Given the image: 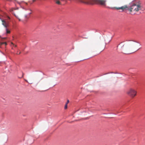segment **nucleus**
Instances as JSON below:
<instances>
[{
  "label": "nucleus",
  "mask_w": 145,
  "mask_h": 145,
  "mask_svg": "<svg viewBox=\"0 0 145 145\" xmlns=\"http://www.w3.org/2000/svg\"><path fill=\"white\" fill-rule=\"evenodd\" d=\"M5 44L6 45H7V43L6 42H3L1 43V45H2L3 44Z\"/></svg>",
  "instance_id": "nucleus-10"
},
{
  "label": "nucleus",
  "mask_w": 145,
  "mask_h": 145,
  "mask_svg": "<svg viewBox=\"0 0 145 145\" xmlns=\"http://www.w3.org/2000/svg\"><path fill=\"white\" fill-rule=\"evenodd\" d=\"M6 33H10V31L9 30H8V29H7V28H6Z\"/></svg>",
  "instance_id": "nucleus-8"
},
{
  "label": "nucleus",
  "mask_w": 145,
  "mask_h": 145,
  "mask_svg": "<svg viewBox=\"0 0 145 145\" xmlns=\"http://www.w3.org/2000/svg\"><path fill=\"white\" fill-rule=\"evenodd\" d=\"M127 94L132 97L135 96L137 94L136 91L133 89H130L127 92Z\"/></svg>",
  "instance_id": "nucleus-5"
},
{
  "label": "nucleus",
  "mask_w": 145,
  "mask_h": 145,
  "mask_svg": "<svg viewBox=\"0 0 145 145\" xmlns=\"http://www.w3.org/2000/svg\"><path fill=\"white\" fill-rule=\"evenodd\" d=\"M129 6L125 5L120 7H115V8L117 10L121 9L122 10V12L128 10L130 12L133 11L138 12L142 9V7L141 3L139 1H133L129 3Z\"/></svg>",
  "instance_id": "nucleus-1"
},
{
  "label": "nucleus",
  "mask_w": 145,
  "mask_h": 145,
  "mask_svg": "<svg viewBox=\"0 0 145 145\" xmlns=\"http://www.w3.org/2000/svg\"><path fill=\"white\" fill-rule=\"evenodd\" d=\"M120 49L125 54L130 53V51L133 50L136 47V44L133 41H130L124 43H121Z\"/></svg>",
  "instance_id": "nucleus-2"
},
{
  "label": "nucleus",
  "mask_w": 145,
  "mask_h": 145,
  "mask_svg": "<svg viewBox=\"0 0 145 145\" xmlns=\"http://www.w3.org/2000/svg\"><path fill=\"white\" fill-rule=\"evenodd\" d=\"M11 44H12L14 46H15V47H16V46H16V45H14V44L13 43V42H11Z\"/></svg>",
  "instance_id": "nucleus-11"
},
{
  "label": "nucleus",
  "mask_w": 145,
  "mask_h": 145,
  "mask_svg": "<svg viewBox=\"0 0 145 145\" xmlns=\"http://www.w3.org/2000/svg\"><path fill=\"white\" fill-rule=\"evenodd\" d=\"M8 19H10V18L9 17H8Z\"/></svg>",
  "instance_id": "nucleus-16"
},
{
  "label": "nucleus",
  "mask_w": 145,
  "mask_h": 145,
  "mask_svg": "<svg viewBox=\"0 0 145 145\" xmlns=\"http://www.w3.org/2000/svg\"><path fill=\"white\" fill-rule=\"evenodd\" d=\"M2 25L6 28H7L8 26V22H7L5 20H1Z\"/></svg>",
  "instance_id": "nucleus-6"
},
{
  "label": "nucleus",
  "mask_w": 145,
  "mask_h": 145,
  "mask_svg": "<svg viewBox=\"0 0 145 145\" xmlns=\"http://www.w3.org/2000/svg\"><path fill=\"white\" fill-rule=\"evenodd\" d=\"M25 81L26 82H28V81H27V80H25Z\"/></svg>",
  "instance_id": "nucleus-15"
},
{
  "label": "nucleus",
  "mask_w": 145,
  "mask_h": 145,
  "mask_svg": "<svg viewBox=\"0 0 145 145\" xmlns=\"http://www.w3.org/2000/svg\"><path fill=\"white\" fill-rule=\"evenodd\" d=\"M67 104H66L64 107L65 109H66L67 108Z\"/></svg>",
  "instance_id": "nucleus-9"
},
{
  "label": "nucleus",
  "mask_w": 145,
  "mask_h": 145,
  "mask_svg": "<svg viewBox=\"0 0 145 145\" xmlns=\"http://www.w3.org/2000/svg\"><path fill=\"white\" fill-rule=\"evenodd\" d=\"M81 2L86 4H92L97 3L102 5L105 6L106 0H79Z\"/></svg>",
  "instance_id": "nucleus-3"
},
{
  "label": "nucleus",
  "mask_w": 145,
  "mask_h": 145,
  "mask_svg": "<svg viewBox=\"0 0 145 145\" xmlns=\"http://www.w3.org/2000/svg\"><path fill=\"white\" fill-rule=\"evenodd\" d=\"M69 100H67V103H66V104H67H67L68 103H69Z\"/></svg>",
  "instance_id": "nucleus-12"
},
{
  "label": "nucleus",
  "mask_w": 145,
  "mask_h": 145,
  "mask_svg": "<svg viewBox=\"0 0 145 145\" xmlns=\"http://www.w3.org/2000/svg\"><path fill=\"white\" fill-rule=\"evenodd\" d=\"M19 54L18 53H17V54H20V53H21V52H19Z\"/></svg>",
  "instance_id": "nucleus-14"
},
{
  "label": "nucleus",
  "mask_w": 145,
  "mask_h": 145,
  "mask_svg": "<svg viewBox=\"0 0 145 145\" xmlns=\"http://www.w3.org/2000/svg\"><path fill=\"white\" fill-rule=\"evenodd\" d=\"M19 54L18 53H17V54H20V53H21V52H19Z\"/></svg>",
  "instance_id": "nucleus-13"
},
{
  "label": "nucleus",
  "mask_w": 145,
  "mask_h": 145,
  "mask_svg": "<svg viewBox=\"0 0 145 145\" xmlns=\"http://www.w3.org/2000/svg\"><path fill=\"white\" fill-rule=\"evenodd\" d=\"M31 13H32V12H30V13H29V14H31Z\"/></svg>",
  "instance_id": "nucleus-17"
},
{
  "label": "nucleus",
  "mask_w": 145,
  "mask_h": 145,
  "mask_svg": "<svg viewBox=\"0 0 145 145\" xmlns=\"http://www.w3.org/2000/svg\"><path fill=\"white\" fill-rule=\"evenodd\" d=\"M8 1H10L11 0H8Z\"/></svg>",
  "instance_id": "nucleus-18"
},
{
  "label": "nucleus",
  "mask_w": 145,
  "mask_h": 145,
  "mask_svg": "<svg viewBox=\"0 0 145 145\" xmlns=\"http://www.w3.org/2000/svg\"><path fill=\"white\" fill-rule=\"evenodd\" d=\"M56 4H58V5H60L61 4L60 2V1H59L56 0Z\"/></svg>",
  "instance_id": "nucleus-7"
},
{
  "label": "nucleus",
  "mask_w": 145,
  "mask_h": 145,
  "mask_svg": "<svg viewBox=\"0 0 145 145\" xmlns=\"http://www.w3.org/2000/svg\"><path fill=\"white\" fill-rule=\"evenodd\" d=\"M10 11L19 21L21 20L20 18L22 16V15L20 10H18V8H12L10 10Z\"/></svg>",
  "instance_id": "nucleus-4"
}]
</instances>
